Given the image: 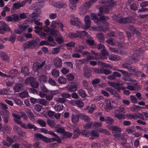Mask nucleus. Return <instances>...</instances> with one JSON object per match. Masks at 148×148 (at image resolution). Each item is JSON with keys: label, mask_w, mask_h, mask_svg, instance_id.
<instances>
[{"label": "nucleus", "mask_w": 148, "mask_h": 148, "mask_svg": "<svg viewBox=\"0 0 148 148\" xmlns=\"http://www.w3.org/2000/svg\"><path fill=\"white\" fill-rule=\"evenodd\" d=\"M55 6L58 8H65L67 7V5L65 3L62 2L56 3L54 4Z\"/></svg>", "instance_id": "obj_27"}, {"label": "nucleus", "mask_w": 148, "mask_h": 148, "mask_svg": "<svg viewBox=\"0 0 148 148\" xmlns=\"http://www.w3.org/2000/svg\"><path fill=\"white\" fill-rule=\"evenodd\" d=\"M125 116L129 119H135V114L134 115L130 114H126Z\"/></svg>", "instance_id": "obj_62"}, {"label": "nucleus", "mask_w": 148, "mask_h": 148, "mask_svg": "<svg viewBox=\"0 0 148 148\" xmlns=\"http://www.w3.org/2000/svg\"><path fill=\"white\" fill-rule=\"evenodd\" d=\"M40 89L41 91L39 92V95L41 97H44L48 92V90L44 85L40 87Z\"/></svg>", "instance_id": "obj_14"}, {"label": "nucleus", "mask_w": 148, "mask_h": 148, "mask_svg": "<svg viewBox=\"0 0 148 148\" xmlns=\"http://www.w3.org/2000/svg\"><path fill=\"white\" fill-rule=\"evenodd\" d=\"M47 123L50 127L57 128L56 126H55V121L53 120H49L47 121Z\"/></svg>", "instance_id": "obj_44"}, {"label": "nucleus", "mask_w": 148, "mask_h": 148, "mask_svg": "<svg viewBox=\"0 0 148 148\" xmlns=\"http://www.w3.org/2000/svg\"><path fill=\"white\" fill-rule=\"evenodd\" d=\"M0 31L2 33L1 34H3L5 31L11 32V29L9 26L4 22L0 21Z\"/></svg>", "instance_id": "obj_7"}, {"label": "nucleus", "mask_w": 148, "mask_h": 148, "mask_svg": "<svg viewBox=\"0 0 148 148\" xmlns=\"http://www.w3.org/2000/svg\"><path fill=\"white\" fill-rule=\"evenodd\" d=\"M105 107L104 109L107 112H109L113 108V106L111 103V100L107 99L105 101Z\"/></svg>", "instance_id": "obj_13"}, {"label": "nucleus", "mask_w": 148, "mask_h": 148, "mask_svg": "<svg viewBox=\"0 0 148 148\" xmlns=\"http://www.w3.org/2000/svg\"><path fill=\"white\" fill-rule=\"evenodd\" d=\"M21 71L25 75L29 73L28 69L26 66H24L22 67Z\"/></svg>", "instance_id": "obj_49"}, {"label": "nucleus", "mask_w": 148, "mask_h": 148, "mask_svg": "<svg viewBox=\"0 0 148 148\" xmlns=\"http://www.w3.org/2000/svg\"><path fill=\"white\" fill-rule=\"evenodd\" d=\"M51 33L53 36L56 37V41L59 44H61L63 42V37L58 31L57 30H52Z\"/></svg>", "instance_id": "obj_5"}, {"label": "nucleus", "mask_w": 148, "mask_h": 148, "mask_svg": "<svg viewBox=\"0 0 148 148\" xmlns=\"http://www.w3.org/2000/svg\"><path fill=\"white\" fill-rule=\"evenodd\" d=\"M60 47L53 48L52 51V53L53 54H58L60 52Z\"/></svg>", "instance_id": "obj_47"}, {"label": "nucleus", "mask_w": 148, "mask_h": 148, "mask_svg": "<svg viewBox=\"0 0 148 148\" xmlns=\"http://www.w3.org/2000/svg\"><path fill=\"white\" fill-rule=\"evenodd\" d=\"M12 73H15V75H8L4 74L3 73V76L2 77H11L12 78H13L15 77L17 75L18 71H17L16 70H13L12 71Z\"/></svg>", "instance_id": "obj_38"}, {"label": "nucleus", "mask_w": 148, "mask_h": 148, "mask_svg": "<svg viewBox=\"0 0 148 148\" xmlns=\"http://www.w3.org/2000/svg\"><path fill=\"white\" fill-rule=\"evenodd\" d=\"M139 56L137 54V53H134L132 57V60L130 62V63H135L138 60Z\"/></svg>", "instance_id": "obj_28"}, {"label": "nucleus", "mask_w": 148, "mask_h": 148, "mask_svg": "<svg viewBox=\"0 0 148 148\" xmlns=\"http://www.w3.org/2000/svg\"><path fill=\"white\" fill-rule=\"evenodd\" d=\"M23 88L22 84H18L13 87V89L15 92H18L21 90Z\"/></svg>", "instance_id": "obj_25"}, {"label": "nucleus", "mask_w": 148, "mask_h": 148, "mask_svg": "<svg viewBox=\"0 0 148 148\" xmlns=\"http://www.w3.org/2000/svg\"><path fill=\"white\" fill-rule=\"evenodd\" d=\"M37 123L42 127H45L46 123L45 121L41 119H38L37 121Z\"/></svg>", "instance_id": "obj_56"}, {"label": "nucleus", "mask_w": 148, "mask_h": 148, "mask_svg": "<svg viewBox=\"0 0 148 148\" xmlns=\"http://www.w3.org/2000/svg\"><path fill=\"white\" fill-rule=\"evenodd\" d=\"M80 118L86 122H89L90 120V118L88 116L84 114H81L79 115Z\"/></svg>", "instance_id": "obj_35"}, {"label": "nucleus", "mask_w": 148, "mask_h": 148, "mask_svg": "<svg viewBox=\"0 0 148 148\" xmlns=\"http://www.w3.org/2000/svg\"><path fill=\"white\" fill-rule=\"evenodd\" d=\"M71 119L73 123L74 124H76L79 121V117L77 115L72 114Z\"/></svg>", "instance_id": "obj_31"}, {"label": "nucleus", "mask_w": 148, "mask_h": 148, "mask_svg": "<svg viewBox=\"0 0 148 148\" xmlns=\"http://www.w3.org/2000/svg\"><path fill=\"white\" fill-rule=\"evenodd\" d=\"M66 88L68 91L70 92L75 91L77 89V85L76 84L73 85H68L66 86Z\"/></svg>", "instance_id": "obj_22"}, {"label": "nucleus", "mask_w": 148, "mask_h": 148, "mask_svg": "<svg viewBox=\"0 0 148 148\" xmlns=\"http://www.w3.org/2000/svg\"><path fill=\"white\" fill-rule=\"evenodd\" d=\"M48 82L49 84L53 86H56V83L55 81L51 78H49L48 80Z\"/></svg>", "instance_id": "obj_55"}, {"label": "nucleus", "mask_w": 148, "mask_h": 148, "mask_svg": "<svg viewBox=\"0 0 148 148\" xmlns=\"http://www.w3.org/2000/svg\"><path fill=\"white\" fill-rule=\"evenodd\" d=\"M113 19L115 21L120 23H129L132 22L131 19L129 18H119L117 15H114Z\"/></svg>", "instance_id": "obj_6"}, {"label": "nucleus", "mask_w": 148, "mask_h": 148, "mask_svg": "<svg viewBox=\"0 0 148 148\" xmlns=\"http://www.w3.org/2000/svg\"><path fill=\"white\" fill-rule=\"evenodd\" d=\"M74 135L73 137L74 138H76L80 134V130L77 129L74 130L73 132Z\"/></svg>", "instance_id": "obj_60"}, {"label": "nucleus", "mask_w": 148, "mask_h": 148, "mask_svg": "<svg viewBox=\"0 0 148 148\" xmlns=\"http://www.w3.org/2000/svg\"><path fill=\"white\" fill-rule=\"evenodd\" d=\"M107 127L112 131V133L115 137L117 138L121 136V129L117 125H108Z\"/></svg>", "instance_id": "obj_2"}, {"label": "nucleus", "mask_w": 148, "mask_h": 148, "mask_svg": "<svg viewBox=\"0 0 148 148\" xmlns=\"http://www.w3.org/2000/svg\"><path fill=\"white\" fill-rule=\"evenodd\" d=\"M108 58L110 60L114 61L118 60L120 59L119 56L114 54L110 55Z\"/></svg>", "instance_id": "obj_34"}, {"label": "nucleus", "mask_w": 148, "mask_h": 148, "mask_svg": "<svg viewBox=\"0 0 148 148\" xmlns=\"http://www.w3.org/2000/svg\"><path fill=\"white\" fill-rule=\"evenodd\" d=\"M34 80V78L32 77H30L27 78L25 81V83L27 84H30L31 85L32 82H33Z\"/></svg>", "instance_id": "obj_42"}, {"label": "nucleus", "mask_w": 148, "mask_h": 148, "mask_svg": "<svg viewBox=\"0 0 148 148\" xmlns=\"http://www.w3.org/2000/svg\"><path fill=\"white\" fill-rule=\"evenodd\" d=\"M90 7V5L88 4L87 3H84L82 4L80 7L79 12L80 14H85L89 8Z\"/></svg>", "instance_id": "obj_10"}, {"label": "nucleus", "mask_w": 148, "mask_h": 148, "mask_svg": "<svg viewBox=\"0 0 148 148\" xmlns=\"http://www.w3.org/2000/svg\"><path fill=\"white\" fill-rule=\"evenodd\" d=\"M75 43L74 42H71L66 44V45L67 46L68 49H70L71 47H74V46Z\"/></svg>", "instance_id": "obj_63"}, {"label": "nucleus", "mask_w": 148, "mask_h": 148, "mask_svg": "<svg viewBox=\"0 0 148 148\" xmlns=\"http://www.w3.org/2000/svg\"><path fill=\"white\" fill-rule=\"evenodd\" d=\"M97 36L99 40L101 42H103L104 41V37L103 34L101 33H98L97 34Z\"/></svg>", "instance_id": "obj_36"}, {"label": "nucleus", "mask_w": 148, "mask_h": 148, "mask_svg": "<svg viewBox=\"0 0 148 148\" xmlns=\"http://www.w3.org/2000/svg\"><path fill=\"white\" fill-rule=\"evenodd\" d=\"M126 112L124 108L121 107H119L116 109L115 111L114 114V116L119 120L121 119H125V116L122 113H125Z\"/></svg>", "instance_id": "obj_3"}, {"label": "nucleus", "mask_w": 148, "mask_h": 148, "mask_svg": "<svg viewBox=\"0 0 148 148\" xmlns=\"http://www.w3.org/2000/svg\"><path fill=\"white\" fill-rule=\"evenodd\" d=\"M76 104L79 108L82 107L84 105L83 102L81 100H76Z\"/></svg>", "instance_id": "obj_53"}, {"label": "nucleus", "mask_w": 148, "mask_h": 148, "mask_svg": "<svg viewBox=\"0 0 148 148\" xmlns=\"http://www.w3.org/2000/svg\"><path fill=\"white\" fill-rule=\"evenodd\" d=\"M38 14L36 13H33L28 16V17L29 18L30 20L32 21L34 19H35V17H37Z\"/></svg>", "instance_id": "obj_40"}, {"label": "nucleus", "mask_w": 148, "mask_h": 148, "mask_svg": "<svg viewBox=\"0 0 148 148\" xmlns=\"http://www.w3.org/2000/svg\"><path fill=\"white\" fill-rule=\"evenodd\" d=\"M106 121L107 123L112 124L114 123L113 119L110 117H107L106 118Z\"/></svg>", "instance_id": "obj_61"}, {"label": "nucleus", "mask_w": 148, "mask_h": 148, "mask_svg": "<svg viewBox=\"0 0 148 148\" xmlns=\"http://www.w3.org/2000/svg\"><path fill=\"white\" fill-rule=\"evenodd\" d=\"M0 56L1 58L3 60L5 61L6 62H8L9 61L10 58L8 56L3 52H1Z\"/></svg>", "instance_id": "obj_29"}, {"label": "nucleus", "mask_w": 148, "mask_h": 148, "mask_svg": "<svg viewBox=\"0 0 148 148\" xmlns=\"http://www.w3.org/2000/svg\"><path fill=\"white\" fill-rule=\"evenodd\" d=\"M77 34H76L78 36L79 35H80L79 37H77L81 38L82 36H86L88 38H89L90 35L88 34V33L85 31H77Z\"/></svg>", "instance_id": "obj_24"}, {"label": "nucleus", "mask_w": 148, "mask_h": 148, "mask_svg": "<svg viewBox=\"0 0 148 148\" xmlns=\"http://www.w3.org/2000/svg\"><path fill=\"white\" fill-rule=\"evenodd\" d=\"M38 26V25L34 27L35 30H34V32L37 34L40 33V31L43 29L42 27H39Z\"/></svg>", "instance_id": "obj_52"}, {"label": "nucleus", "mask_w": 148, "mask_h": 148, "mask_svg": "<svg viewBox=\"0 0 148 148\" xmlns=\"http://www.w3.org/2000/svg\"><path fill=\"white\" fill-rule=\"evenodd\" d=\"M51 73L54 77H57L59 75V72L58 70L54 69L52 71Z\"/></svg>", "instance_id": "obj_48"}, {"label": "nucleus", "mask_w": 148, "mask_h": 148, "mask_svg": "<svg viewBox=\"0 0 148 148\" xmlns=\"http://www.w3.org/2000/svg\"><path fill=\"white\" fill-rule=\"evenodd\" d=\"M37 43L34 40L27 42L24 43L23 45V47L25 49L33 48L37 45Z\"/></svg>", "instance_id": "obj_9"}, {"label": "nucleus", "mask_w": 148, "mask_h": 148, "mask_svg": "<svg viewBox=\"0 0 148 148\" xmlns=\"http://www.w3.org/2000/svg\"><path fill=\"white\" fill-rule=\"evenodd\" d=\"M108 84L111 86L115 89L117 86H121L123 85L124 83L123 82H120L117 83H114V82H108Z\"/></svg>", "instance_id": "obj_23"}, {"label": "nucleus", "mask_w": 148, "mask_h": 148, "mask_svg": "<svg viewBox=\"0 0 148 148\" xmlns=\"http://www.w3.org/2000/svg\"><path fill=\"white\" fill-rule=\"evenodd\" d=\"M84 21L85 25H82L81 27H82L84 29H88L90 27L91 25V22L89 16L86 15L85 17Z\"/></svg>", "instance_id": "obj_12"}, {"label": "nucleus", "mask_w": 148, "mask_h": 148, "mask_svg": "<svg viewBox=\"0 0 148 148\" xmlns=\"http://www.w3.org/2000/svg\"><path fill=\"white\" fill-rule=\"evenodd\" d=\"M54 64L56 67H60L62 65L61 60L58 57L56 58L54 60Z\"/></svg>", "instance_id": "obj_20"}, {"label": "nucleus", "mask_w": 148, "mask_h": 148, "mask_svg": "<svg viewBox=\"0 0 148 148\" xmlns=\"http://www.w3.org/2000/svg\"><path fill=\"white\" fill-rule=\"evenodd\" d=\"M85 69L84 70V75L87 77L89 78L91 76V71L88 68L87 66L85 67Z\"/></svg>", "instance_id": "obj_26"}, {"label": "nucleus", "mask_w": 148, "mask_h": 148, "mask_svg": "<svg viewBox=\"0 0 148 148\" xmlns=\"http://www.w3.org/2000/svg\"><path fill=\"white\" fill-rule=\"evenodd\" d=\"M106 5H103L99 8V12L98 14V16H99L100 19L97 17V15L95 14H92L90 16L92 18L93 20L95 23L97 24H99L102 21H107L109 19V17L105 16H102V13L104 12H107L110 8L113 6L115 4V2L113 0L105 1Z\"/></svg>", "instance_id": "obj_1"}, {"label": "nucleus", "mask_w": 148, "mask_h": 148, "mask_svg": "<svg viewBox=\"0 0 148 148\" xmlns=\"http://www.w3.org/2000/svg\"><path fill=\"white\" fill-rule=\"evenodd\" d=\"M58 81L60 84H65L66 82V79L63 77H60L58 79Z\"/></svg>", "instance_id": "obj_43"}, {"label": "nucleus", "mask_w": 148, "mask_h": 148, "mask_svg": "<svg viewBox=\"0 0 148 148\" xmlns=\"http://www.w3.org/2000/svg\"><path fill=\"white\" fill-rule=\"evenodd\" d=\"M48 77L45 75L41 74L38 76V80L42 84H44L47 81Z\"/></svg>", "instance_id": "obj_16"}, {"label": "nucleus", "mask_w": 148, "mask_h": 148, "mask_svg": "<svg viewBox=\"0 0 148 148\" xmlns=\"http://www.w3.org/2000/svg\"><path fill=\"white\" fill-rule=\"evenodd\" d=\"M28 95V92L26 91H24L19 94V96L21 98L27 97Z\"/></svg>", "instance_id": "obj_50"}, {"label": "nucleus", "mask_w": 148, "mask_h": 148, "mask_svg": "<svg viewBox=\"0 0 148 148\" xmlns=\"http://www.w3.org/2000/svg\"><path fill=\"white\" fill-rule=\"evenodd\" d=\"M70 23L72 25H76L79 28H80L82 25V23H81L79 19L77 17H74L70 21Z\"/></svg>", "instance_id": "obj_11"}, {"label": "nucleus", "mask_w": 148, "mask_h": 148, "mask_svg": "<svg viewBox=\"0 0 148 148\" xmlns=\"http://www.w3.org/2000/svg\"><path fill=\"white\" fill-rule=\"evenodd\" d=\"M48 40L49 42H51V43H48V45L51 47H54L56 44V43L54 41V39L51 37L49 36L48 38Z\"/></svg>", "instance_id": "obj_32"}, {"label": "nucleus", "mask_w": 148, "mask_h": 148, "mask_svg": "<svg viewBox=\"0 0 148 148\" xmlns=\"http://www.w3.org/2000/svg\"><path fill=\"white\" fill-rule=\"evenodd\" d=\"M93 128L99 127L102 126V123L101 122H93Z\"/></svg>", "instance_id": "obj_57"}, {"label": "nucleus", "mask_w": 148, "mask_h": 148, "mask_svg": "<svg viewBox=\"0 0 148 148\" xmlns=\"http://www.w3.org/2000/svg\"><path fill=\"white\" fill-rule=\"evenodd\" d=\"M91 29L95 31H105L107 30V28H105L104 27H102L101 26H99L98 27H91Z\"/></svg>", "instance_id": "obj_33"}, {"label": "nucleus", "mask_w": 148, "mask_h": 148, "mask_svg": "<svg viewBox=\"0 0 148 148\" xmlns=\"http://www.w3.org/2000/svg\"><path fill=\"white\" fill-rule=\"evenodd\" d=\"M54 138H48L47 137L46 142L47 143H51L54 141H57L58 143H60L61 142L59 136L57 135L56 136H54Z\"/></svg>", "instance_id": "obj_18"}, {"label": "nucleus", "mask_w": 148, "mask_h": 148, "mask_svg": "<svg viewBox=\"0 0 148 148\" xmlns=\"http://www.w3.org/2000/svg\"><path fill=\"white\" fill-rule=\"evenodd\" d=\"M128 28L134 34L136 35L138 38H139L141 37L140 33L135 27L129 25L128 27Z\"/></svg>", "instance_id": "obj_15"}, {"label": "nucleus", "mask_w": 148, "mask_h": 148, "mask_svg": "<svg viewBox=\"0 0 148 148\" xmlns=\"http://www.w3.org/2000/svg\"><path fill=\"white\" fill-rule=\"evenodd\" d=\"M125 131L129 134H132L135 131V129L134 126H131L127 127Z\"/></svg>", "instance_id": "obj_30"}, {"label": "nucleus", "mask_w": 148, "mask_h": 148, "mask_svg": "<svg viewBox=\"0 0 148 148\" xmlns=\"http://www.w3.org/2000/svg\"><path fill=\"white\" fill-rule=\"evenodd\" d=\"M130 99L131 102L133 103H137L138 101L137 99L134 96L130 95Z\"/></svg>", "instance_id": "obj_64"}, {"label": "nucleus", "mask_w": 148, "mask_h": 148, "mask_svg": "<svg viewBox=\"0 0 148 148\" xmlns=\"http://www.w3.org/2000/svg\"><path fill=\"white\" fill-rule=\"evenodd\" d=\"M63 107L64 106L62 104H57L55 105L54 108L58 112H59L63 110Z\"/></svg>", "instance_id": "obj_37"}, {"label": "nucleus", "mask_w": 148, "mask_h": 148, "mask_svg": "<svg viewBox=\"0 0 148 148\" xmlns=\"http://www.w3.org/2000/svg\"><path fill=\"white\" fill-rule=\"evenodd\" d=\"M84 127L86 129H93V123H89L85 124Z\"/></svg>", "instance_id": "obj_59"}, {"label": "nucleus", "mask_w": 148, "mask_h": 148, "mask_svg": "<svg viewBox=\"0 0 148 148\" xmlns=\"http://www.w3.org/2000/svg\"><path fill=\"white\" fill-rule=\"evenodd\" d=\"M0 114L2 115L8 116L9 115V112L8 110L5 109H3L0 112Z\"/></svg>", "instance_id": "obj_54"}, {"label": "nucleus", "mask_w": 148, "mask_h": 148, "mask_svg": "<svg viewBox=\"0 0 148 148\" xmlns=\"http://www.w3.org/2000/svg\"><path fill=\"white\" fill-rule=\"evenodd\" d=\"M27 113L31 120L32 121H34L35 116L32 112L30 111H28L27 112Z\"/></svg>", "instance_id": "obj_41"}, {"label": "nucleus", "mask_w": 148, "mask_h": 148, "mask_svg": "<svg viewBox=\"0 0 148 148\" xmlns=\"http://www.w3.org/2000/svg\"><path fill=\"white\" fill-rule=\"evenodd\" d=\"M35 137L37 139H41L46 142L47 137L43 136L40 134H36L34 135Z\"/></svg>", "instance_id": "obj_39"}, {"label": "nucleus", "mask_w": 148, "mask_h": 148, "mask_svg": "<svg viewBox=\"0 0 148 148\" xmlns=\"http://www.w3.org/2000/svg\"><path fill=\"white\" fill-rule=\"evenodd\" d=\"M111 71L108 69L104 68L101 69V73H103L105 75H107L111 74Z\"/></svg>", "instance_id": "obj_46"}, {"label": "nucleus", "mask_w": 148, "mask_h": 148, "mask_svg": "<svg viewBox=\"0 0 148 148\" xmlns=\"http://www.w3.org/2000/svg\"><path fill=\"white\" fill-rule=\"evenodd\" d=\"M84 49V47L83 46L79 45L75 48V50L76 52L80 53L82 52Z\"/></svg>", "instance_id": "obj_45"}, {"label": "nucleus", "mask_w": 148, "mask_h": 148, "mask_svg": "<svg viewBox=\"0 0 148 148\" xmlns=\"http://www.w3.org/2000/svg\"><path fill=\"white\" fill-rule=\"evenodd\" d=\"M45 64V61H43L41 64H39L38 62H36L33 64V69L35 71H37V70L41 69Z\"/></svg>", "instance_id": "obj_17"}, {"label": "nucleus", "mask_w": 148, "mask_h": 148, "mask_svg": "<svg viewBox=\"0 0 148 148\" xmlns=\"http://www.w3.org/2000/svg\"><path fill=\"white\" fill-rule=\"evenodd\" d=\"M82 55L83 56L85 55L87 56V57L83 60H77L76 62L77 63L82 64V63H87L90 60H96V57L92 56H90V53H89L87 51H84L82 53Z\"/></svg>", "instance_id": "obj_4"}, {"label": "nucleus", "mask_w": 148, "mask_h": 148, "mask_svg": "<svg viewBox=\"0 0 148 148\" xmlns=\"http://www.w3.org/2000/svg\"><path fill=\"white\" fill-rule=\"evenodd\" d=\"M82 134L86 137H88V135L95 138H98L99 136V134L96 131L94 130L91 132L84 130L82 131Z\"/></svg>", "instance_id": "obj_8"}, {"label": "nucleus", "mask_w": 148, "mask_h": 148, "mask_svg": "<svg viewBox=\"0 0 148 148\" xmlns=\"http://www.w3.org/2000/svg\"><path fill=\"white\" fill-rule=\"evenodd\" d=\"M132 71L131 73L135 75L138 76H141L144 77L145 75L143 73H142L140 71H138L137 69L134 68L132 69Z\"/></svg>", "instance_id": "obj_21"}, {"label": "nucleus", "mask_w": 148, "mask_h": 148, "mask_svg": "<svg viewBox=\"0 0 148 148\" xmlns=\"http://www.w3.org/2000/svg\"><path fill=\"white\" fill-rule=\"evenodd\" d=\"M39 103L43 105V106H47L48 104L47 101L44 99H41L39 101Z\"/></svg>", "instance_id": "obj_58"}, {"label": "nucleus", "mask_w": 148, "mask_h": 148, "mask_svg": "<svg viewBox=\"0 0 148 148\" xmlns=\"http://www.w3.org/2000/svg\"><path fill=\"white\" fill-rule=\"evenodd\" d=\"M78 93L82 97H84L86 95L85 92L82 89H80L78 91Z\"/></svg>", "instance_id": "obj_51"}, {"label": "nucleus", "mask_w": 148, "mask_h": 148, "mask_svg": "<svg viewBox=\"0 0 148 148\" xmlns=\"http://www.w3.org/2000/svg\"><path fill=\"white\" fill-rule=\"evenodd\" d=\"M12 116L13 118L14 121V122L18 124L21 122L20 119H21V116L18 114H16L13 112L12 113Z\"/></svg>", "instance_id": "obj_19"}]
</instances>
